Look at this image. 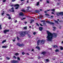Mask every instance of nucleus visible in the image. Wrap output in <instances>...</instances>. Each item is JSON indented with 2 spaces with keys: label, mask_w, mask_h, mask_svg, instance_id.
Returning a JSON list of instances; mask_svg holds the SVG:
<instances>
[{
  "label": "nucleus",
  "mask_w": 63,
  "mask_h": 63,
  "mask_svg": "<svg viewBox=\"0 0 63 63\" xmlns=\"http://www.w3.org/2000/svg\"><path fill=\"white\" fill-rule=\"evenodd\" d=\"M47 38L48 40H52L53 38V34L51 32H48V31H47Z\"/></svg>",
  "instance_id": "obj_1"
},
{
  "label": "nucleus",
  "mask_w": 63,
  "mask_h": 63,
  "mask_svg": "<svg viewBox=\"0 0 63 63\" xmlns=\"http://www.w3.org/2000/svg\"><path fill=\"white\" fill-rule=\"evenodd\" d=\"M19 33L21 36L24 37L25 35V34H28V32L24 31H21L19 32Z\"/></svg>",
  "instance_id": "obj_2"
},
{
  "label": "nucleus",
  "mask_w": 63,
  "mask_h": 63,
  "mask_svg": "<svg viewBox=\"0 0 63 63\" xmlns=\"http://www.w3.org/2000/svg\"><path fill=\"white\" fill-rule=\"evenodd\" d=\"M45 40H38L37 42V46H38L39 45V43H40V44L41 45H43L45 44Z\"/></svg>",
  "instance_id": "obj_3"
},
{
  "label": "nucleus",
  "mask_w": 63,
  "mask_h": 63,
  "mask_svg": "<svg viewBox=\"0 0 63 63\" xmlns=\"http://www.w3.org/2000/svg\"><path fill=\"white\" fill-rule=\"evenodd\" d=\"M17 46H19V47H23L24 46V44H20V43H17L16 44Z\"/></svg>",
  "instance_id": "obj_4"
},
{
  "label": "nucleus",
  "mask_w": 63,
  "mask_h": 63,
  "mask_svg": "<svg viewBox=\"0 0 63 63\" xmlns=\"http://www.w3.org/2000/svg\"><path fill=\"white\" fill-rule=\"evenodd\" d=\"M46 22H47V23L49 24H50L51 25H54V23L52 22H51L50 21H46Z\"/></svg>",
  "instance_id": "obj_5"
},
{
  "label": "nucleus",
  "mask_w": 63,
  "mask_h": 63,
  "mask_svg": "<svg viewBox=\"0 0 63 63\" xmlns=\"http://www.w3.org/2000/svg\"><path fill=\"white\" fill-rule=\"evenodd\" d=\"M12 63H18V61L15 60H12L11 61Z\"/></svg>",
  "instance_id": "obj_6"
},
{
  "label": "nucleus",
  "mask_w": 63,
  "mask_h": 63,
  "mask_svg": "<svg viewBox=\"0 0 63 63\" xmlns=\"http://www.w3.org/2000/svg\"><path fill=\"white\" fill-rule=\"evenodd\" d=\"M9 31H10L9 30H5L4 31V33L6 34L7 32H9Z\"/></svg>",
  "instance_id": "obj_7"
},
{
  "label": "nucleus",
  "mask_w": 63,
  "mask_h": 63,
  "mask_svg": "<svg viewBox=\"0 0 63 63\" xmlns=\"http://www.w3.org/2000/svg\"><path fill=\"white\" fill-rule=\"evenodd\" d=\"M11 9L12 10H12L10 9L9 10V11L10 12H14V7H13L11 8Z\"/></svg>",
  "instance_id": "obj_8"
},
{
  "label": "nucleus",
  "mask_w": 63,
  "mask_h": 63,
  "mask_svg": "<svg viewBox=\"0 0 63 63\" xmlns=\"http://www.w3.org/2000/svg\"><path fill=\"white\" fill-rule=\"evenodd\" d=\"M53 34H54L53 37L54 38H56V37H57V34L53 33Z\"/></svg>",
  "instance_id": "obj_9"
},
{
  "label": "nucleus",
  "mask_w": 63,
  "mask_h": 63,
  "mask_svg": "<svg viewBox=\"0 0 63 63\" xmlns=\"http://www.w3.org/2000/svg\"><path fill=\"white\" fill-rule=\"evenodd\" d=\"M19 15L21 16H24V15H23V13L22 12L20 13Z\"/></svg>",
  "instance_id": "obj_10"
},
{
  "label": "nucleus",
  "mask_w": 63,
  "mask_h": 63,
  "mask_svg": "<svg viewBox=\"0 0 63 63\" xmlns=\"http://www.w3.org/2000/svg\"><path fill=\"white\" fill-rule=\"evenodd\" d=\"M43 27H39V30L41 31H42V30H43Z\"/></svg>",
  "instance_id": "obj_11"
},
{
  "label": "nucleus",
  "mask_w": 63,
  "mask_h": 63,
  "mask_svg": "<svg viewBox=\"0 0 63 63\" xmlns=\"http://www.w3.org/2000/svg\"><path fill=\"white\" fill-rule=\"evenodd\" d=\"M47 53V52H46L44 51L42 52L41 54L43 55H45V54H46Z\"/></svg>",
  "instance_id": "obj_12"
},
{
  "label": "nucleus",
  "mask_w": 63,
  "mask_h": 63,
  "mask_svg": "<svg viewBox=\"0 0 63 63\" xmlns=\"http://www.w3.org/2000/svg\"><path fill=\"white\" fill-rule=\"evenodd\" d=\"M30 23H32V22H34V20L33 19H31L30 21Z\"/></svg>",
  "instance_id": "obj_13"
},
{
  "label": "nucleus",
  "mask_w": 63,
  "mask_h": 63,
  "mask_svg": "<svg viewBox=\"0 0 63 63\" xmlns=\"http://www.w3.org/2000/svg\"><path fill=\"white\" fill-rule=\"evenodd\" d=\"M35 12L36 13H40V11L36 10L35 11Z\"/></svg>",
  "instance_id": "obj_14"
},
{
  "label": "nucleus",
  "mask_w": 63,
  "mask_h": 63,
  "mask_svg": "<svg viewBox=\"0 0 63 63\" xmlns=\"http://www.w3.org/2000/svg\"><path fill=\"white\" fill-rule=\"evenodd\" d=\"M14 7H19V5L18 4H16L14 5Z\"/></svg>",
  "instance_id": "obj_15"
},
{
  "label": "nucleus",
  "mask_w": 63,
  "mask_h": 63,
  "mask_svg": "<svg viewBox=\"0 0 63 63\" xmlns=\"http://www.w3.org/2000/svg\"><path fill=\"white\" fill-rule=\"evenodd\" d=\"M59 14L60 15H63V12H59Z\"/></svg>",
  "instance_id": "obj_16"
},
{
  "label": "nucleus",
  "mask_w": 63,
  "mask_h": 63,
  "mask_svg": "<svg viewBox=\"0 0 63 63\" xmlns=\"http://www.w3.org/2000/svg\"><path fill=\"white\" fill-rule=\"evenodd\" d=\"M60 49H61V50H63V47H62V46H60Z\"/></svg>",
  "instance_id": "obj_17"
},
{
  "label": "nucleus",
  "mask_w": 63,
  "mask_h": 63,
  "mask_svg": "<svg viewBox=\"0 0 63 63\" xmlns=\"http://www.w3.org/2000/svg\"><path fill=\"white\" fill-rule=\"evenodd\" d=\"M53 47H54V48H55V47H58V46L57 45H54Z\"/></svg>",
  "instance_id": "obj_18"
},
{
  "label": "nucleus",
  "mask_w": 63,
  "mask_h": 63,
  "mask_svg": "<svg viewBox=\"0 0 63 63\" xmlns=\"http://www.w3.org/2000/svg\"><path fill=\"white\" fill-rule=\"evenodd\" d=\"M39 3L40 2L39 1H38L37 2L36 6H39Z\"/></svg>",
  "instance_id": "obj_19"
},
{
  "label": "nucleus",
  "mask_w": 63,
  "mask_h": 63,
  "mask_svg": "<svg viewBox=\"0 0 63 63\" xmlns=\"http://www.w3.org/2000/svg\"><path fill=\"white\" fill-rule=\"evenodd\" d=\"M54 22L55 23H57V24H58L59 23H58V22L56 20H54Z\"/></svg>",
  "instance_id": "obj_20"
},
{
  "label": "nucleus",
  "mask_w": 63,
  "mask_h": 63,
  "mask_svg": "<svg viewBox=\"0 0 63 63\" xmlns=\"http://www.w3.org/2000/svg\"><path fill=\"white\" fill-rule=\"evenodd\" d=\"M36 48H38V50H40V47L39 46H37L36 47Z\"/></svg>",
  "instance_id": "obj_21"
},
{
  "label": "nucleus",
  "mask_w": 63,
  "mask_h": 63,
  "mask_svg": "<svg viewBox=\"0 0 63 63\" xmlns=\"http://www.w3.org/2000/svg\"><path fill=\"white\" fill-rule=\"evenodd\" d=\"M47 41L48 42H52V40H47Z\"/></svg>",
  "instance_id": "obj_22"
},
{
  "label": "nucleus",
  "mask_w": 63,
  "mask_h": 63,
  "mask_svg": "<svg viewBox=\"0 0 63 63\" xmlns=\"http://www.w3.org/2000/svg\"><path fill=\"white\" fill-rule=\"evenodd\" d=\"M2 48H7V47L6 46H3L2 47Z\"/></svg>",
  "instance_id": "obj_23"
},
{
  "label": "nucleus",
  "mask_w": 63,
  "mask_h": 63,
  "mask_svg": "<svg viewBox=\"0 0 63 63\" xmlns=\"http://www.w3.org/2000/svg\"><path fill=\"white\" fill-rule=\"evenodd\" d=\"M6 42V40H5L3 41L2 42V43H5V42Z\"/></svg>",
  "instance_id": "obj_24"
},
{
  "label": "nucleus",
  "mask_w": 63,
  "mask_h": 63,
  "mask_svg": "<svg viewBox=\"0 0 63 63\" xmlns=\"http://www.w3.org/2000/svg\"><path fill=\"white\" fill-rule=\"evenodd\" d=\"M45 16H49V14H48L46 13L45 14Z\"/></svg>",
  "instance_id": "obj_25"
},
{
  "label": "nucleus",
  "mask_w": 63,
  "mask_h": 63,
  "mask_svg": "<svg viewBox=\"0 0 63 63\" xmlns=\"http://www.w3.org/2000/svg\"><path fill=\"white\" fill-rule=\"evenodd\" d=\"M56 15L57 16H59V13H56Z\"/></svg>",
  "instance_id": "obj_26"
},
{
  "label": "nucleus",
  "mask_w": 63,
  "mask_h": 63,
  "mask_svg": "<svg viewBox=\"0 0 63 63\" xmlns=\"http://www.w3.org/2000/svg\"><path fill=\"white\" fill-rule=\"evenodd\" d=\"M56 52H58L59 51V50L57 49L55 50Z\"/></svg>",
  "instance_id": "obj_27"
},
{
  "label": "nucleus",
  "mask_w": 63,
  "mask_h": 63,
  "mask_svg": "<svg viewBox=\"0 0 63 63\" xmlns=\"http://www.w3.org/2000/svg\"><path fill=\"white\" fill-rule=\"evenodd\" d=\"M46 61L47 62H49V59H46Z\"/></svg>",
  "instance_id": "obj_28"
},
{
  "label": "nucleus",
  "mask_w": 63,
  "mask_h": 63,
  "mask_svg": "<svg viewBox=\"0 0 63 63\" xmlns=\"http://www.w3.org/2000/svg\"><path fill=\"white\" fill-rule=\"evenodd\" d=\"M18 54H19L18 53H17L15 54V55H16V56L18 55Z\"/></svg>",
  "instance_id": "obj_29"
},
{
  "label": "nucleus",
  "mask_w": 63,
  "mask_h": 63,
  "mask_svg": "<svg viewBox=\"0 0 63 63\" xmlns=\"http://www.w3.org/2000/svg\"><path fill=\"white\" fill-rule=\"evenodd\" d=\"M51 11H52V12H54L55 11V9H53L52 10H51Z\"/></svg>",
  "instance_id": "obj_30"
},
{
  "label": "nucleus",
  "mask_w": 63,
  "mask_h": 63,
  "mask_svg": "<svg viewBox=\"0 0 63 63\" xmlns=\"http://www.w3.org/2000/svg\"><path fill=\"white\" fill-rule=\"evenodd\" d=\"M43 24L44 25V26H46V24L45 23H43Z\"/></svg>",
  "instance_id": "obj_31"
},
{
  "label": "nucleus",
  "mask_w": 63,
  "mask_h": 63,
  "mask_svg": "<svg viewBox=\"0 0 63 63\" xmlns=\"http://www.w3.org/2000/svg\"><path fill=\"white\" fill-rule=\"evenodd\" d=\"M8 18L9 19H11V16H9V17Z\"/></svg>",
  "instance_id": "obj_32"
},
{
  "label": "nucleus",
  "mask_w": 63,
  "mask_h": 63,
  "mask_svg": "<svg viewBox=\"0 0 63 63\" xmlns=\"http://www.w3.org/2000/svg\"><path fill=\"white\" fill-rule=\"evenodd\" d=\"M17 59L18 60H19L20 61V58L19 57H17Z\"/></svg>",
  "instance_id": "obj_33"
},
{
  "label": "nucleus",
  "mask_w": 63,
  "mask_h": 63,
  "mask_svg": "<svg viewBox=\"0 0 63 63\" xmlns=\"http://www.w3.org/2000/svg\"><path fill=\"white\" fill-rule=\"evenodd\" d=\"M46 2L47 3H48V4H49V2L48 0H47L46 1Z\"/></svg>",
  "instance_id": "obj_34"
},
{
  "label": "nucleus",
  "mask_w": 63,
  "mask_h": 63,
  "mask_svg": "<svg viewBox=\"0 0 63 63\" xmlns=\"http://www.w3.org/2000/svg\"><path fill=\"white\" fill-rule=\"evenodd\" d=\"M24 29H27V27L26 26L24 27Z\"/></svg>",
  "instance_id": "obj_35"
},
{
  "label": "nucleus",
  "mask_w": 63,
  "mask_h": 63,
  "mask_svg": "<svg viewBox=\"0 0 63 63\" xmlns=\"http://www.w3.org/2000/svg\"><path fill=\"white\" fill-rule=\"evenodd\" d=\"M21 11H22V12H25V10L24 9H23Z\"/></svg>",
  "instance_id": "obj_36"
},
{
  "label": "nucleus",
  "mask_w": 63,
  "mask_h": 63,
  "mask_svg": "<svg viewBox=\"0 0 63 63\" xmlns=\"http://www.w3.org/2000/svg\"><path fill=\"white\" fill-rule=\"evenodd\" d=\"M25 54V53H24V52H22V55H24V54Z\"/></svg>",
  "instance_id": "obj_37"
},
{
  "label": "nucleus",
  "mask_w": 63,
  "mask_h": 63,
  "mask_svg": "<svg viewBox=\"0 0 63 63\" xmlns=\"http://www.w3.org/2000/svg\"><path fill=\"white\" fill-rule=\"evenodd\" d=\"M6 58L7 59V60H10V58L6 57Z\"/></svg>",
  "instance_id": "obj_38"
},
{
  "label": "nucleus",
  "mask_w": 63,
  "mask_h": 63,
  "mask_svg": "<svg viewBox=\"0 0 63 63\" xmlns=\"http://www.w3.org/2000/svg\"><path fill=\"white\" fill-rule=\"evenodd\" d=\"M18 8H19L18 7H15V9H16V10L17 9H18Z\"/></svg>",
  "instance_id": "obj_39"
},
{
  "label": "nucleus",
  "mask_w": 63,
  "mask_h": 63,
  "mask_svg": "<svg viewBox=\"0 0 63 63\" xmlns=\"http://www.w3.org/2000/svg\"><path fill=\"white\" fill-rule=\"evenodd\" d=\"M7 16H10V15H9V14H6Z\"/></svg>",
  "instance_id": "obj_40"
},
{
  "label": "nucleus",
  "mask_w": 63,
  "mask_h": 63,
  "mask_svg": "<svg viewBox=\"0 0 63 63\" xmlns=\"http://www.w3.org/2000/svg\"><path fill=\"white\" fill-rule=\"evenodd\" d=\"M36 24L38 26H39V25L38 24V23H36Z\"/></svg>",
  "instance_id": "obj_41"
},
{
  "label": "nucleus",
  "mask_w": 63,
  "mask_h": 63,
  "mask_svg": "<svg viewBox=\"0 0 63 63\" xmlns=\"http://www.w3.org/2000/svg\"><path fill=\"white\" fill-rule=\"evenodd\" d=\"M26 19V18H22L21 19V20H23V19Z\"/></svg>",
  "instance_id": "obj_42"
},
{
  "label": "nucleus",
  "mask_w": 63,
  "mask_h": 63,
  "mask_svg": "<svg viewBox=\"0 0 63 63\" xmlns=\"http://www.w3.org/2000/svg\"><path fill=\"white\" fill-rule=\"evenodd\" d=\"M36 32H34L33 33V35H36Z\"/></svg>",
  "instance_id": "obj_43"
},
{
  "label": "nucleus",
  "mask_w": 63,
  "mask_h": 63,
  "mask_svg": "<svg viewBox=\"0 0 63 63\" xmlns=\"http://www.w3.org/2000/svg\"><path fill=\"white\" fill-rule=\"evenodd\" d=\"M41 22H45V21L44 20H42L41 21Z\"/></svg>",
  "instance_id": "obj_44"
},
{
  "label": "nucleus",
  "mask_w": 63,
  "mask_h": 63,
  "mask_svg": "<svg viewBox=\"0 0 63 63\" xmlns=\"http://www.w3.org/2000/svg\"><path fill=\"white\" fill-rule=\"evenodd\" d=\"M59 22H63V21L60 20L59 21Z\"/></svg>",
  "instance_id": "obj_45"
},
{
  "label": "nucleus",
  "mask_w": 63,
  "mask_h": 63,
  "mask_svg": "<svg viewBox=\"0 0 63 63\" xmlns=\"http://www.w3.org/2000/svg\"><path fill=\"white\" fill-rule=\"evenodd\" d=\"M17 40H19V37H18V36H17Z\"/></svg>",
  "instance_id": "obj_46"
},
{
  "label": "nucleus",
  "mask_w": 63,
  "mask_h": 63,
  "mask_svg": "<svg viewBox=\"0 0 63 63\" xmlns=\"http://www.w3.org/2000/svg\"><path fill=\"white\" fill-rule=\"evenodd\" d=\"M11 7H14L15 6V5L14 6V4H12L11 5Z\"/></svg>",
  "instance_id": "obj_47"
},
{
  "label": "nucleus",
  "mask_w": 63,
  "mask_h": 63,
  "mask_svg": "<svg viewBox=\"0 0 63 63\" xmlns=\"http://www.w3.org/2000/svg\"><path fill=\"white\" fill-rule=\"evenodd\" d=\"M27 2L26 3H29V1L28 0H27Z\"/></svg>",
  "instance_id": "obj_48"
},
{
  "label": "nucleus",
  "mask_w": 63,
  "mask_h": 63,
  "mask_svg": "<svg viewBox=\"0 0 63 63\" xmlns=\"http://www.w3.org/2000/svg\"><path fill=\"white\" fill-rule=\"evenodd\" d=\"M27 9H28L29 8H31V7L30 6H29V7H27Z\"/></svg>",
  "instance_id": "obj_49"
},
{
  "label": "nucleus",
  "mask_w": 63,
  "mask_h": 63,
  "mask_svg": "<svg viewBox=\"0 0 63 63\" xmlns=\"http://www.w3.org/2000/svg\"><path fill=\"white\" fill-rule=\"evenodd\" d=\"M0 28L1 29H2V28H1V25H0Z\"/></svg>",
  "instance_id": "obj_50"
},
{
  "label": "nucleus",
  "mask_w": 63,
  "mask_h": 63,
  "mask_svg": "<svg viewBox=\"0 0 63 63\" xmlns=\"http://www.w3.org/2000/svg\"><path fill=\"white\" fill-rule=\"evenodd\" d=\"M13 58H15V59H16V56H13Z\"/></svg>",
  "instance_id": "obj_51"
},
{
  "label": "nucleus",
  "mask_w": 63,
  "mask_h": 63,
  "mask_svg": "<svg viewBox=\"0 0 63 63\" xmlns=\"http://www.w3.org/2000/svg\"><path fill=\"white\" fill-rule=\"evenodd\" d=\"M28 10H29V8H28V9L26 10L28 12Z\"/></svg>",
  "instance_id": "obj_52"
},
{
  "label": "nucleus",
  "mask_w": 63,
  "mask_h": 63,
  "mask_svg": "<svg viewBox=\"0 0 63 63\" xmlns=\"http://www.w3.org/2000/svg\"><path fill=\"white\" fill-rule=\"evenodd\" d=\"M6 0H4L3 1V2H6Z\"/></svg>",
  "instance_id": "obj_53"
},
{
  "label": "nucleus",
  "mask_w": 63,
  "mask_h": 63,
  "mask_svg": "<svg viewBox=\"0 0 63 63\" xmlns=\"http://www.w3.org/2000/svg\"><path fill=\"white\" fill-rule=\"evenodd\" d=\"M12 2H14V1H15L16 0H11Z\"/></svg>",
  "instance_id": "obj_54"
},
{
  "label": "nucleus",
  "mask_w": 63,
  "mask_h": 63,
  "mask_svg": "<svg viewBox=\"0 0 63 63\" xmlns=\"http://www.w3.org/2000/svg\"><path fill=\"white\" fill-rule=\"evenodd\" d=\"M40 26H43V25H42V24H40Z\"/></svg>",
  "instance_id": "obj_55"
},
{
  "label": "nucleus",
  "mask_w": 63,
  "mask_h": 63,
  "mask_svg": "<svg viewBox=\"0 0 63 63\" xmlns=\"http://www.w3.org/2000/svg\"><path fill=\"white\" fill-rule=\"evenodd\" d=\"M53 28H54V29H56V27H53Z\"/></svg>",
  "instance_id": "obj_56"
},
{
  "label": "nucleus",
  "mask_w": 63,
  "mask_h": 63,
  "mask_svg": "<svg viewBox=\"0 0 63 63\" xmlns=\"http://www.w3.org/2000/svg\"><path fill=\"white\" fill-rule=\"evenodd\" d=\"M17 22V20H16L15 21V23H16Z\"/></svg>",
  "instance_id": "obj_57"
},
{
  "label": "nucleus",
  "mask_w": 63,
  "mask_h": 63,
  "mask_svg": "<svg viewBox=\"0 0 63 63\" xmlns=\"http://www.w3.org/2000/svg\"><path fill=\"white\" fill-rule=\"evenodd\" d=\"M52 14H53V15H54V12H51Z\"/></svg>",
  "instance_id": "obj_58"
},
{
  "label": "nucleus",
  "mask_w": 63,
  "mask_h": 63,
  "mask_svg": "<svg viewBox=\"0 0 63 63\" xmlns=\"http://www.w3.org/2000/svg\"><path fill=\"white\" fill-rule=\"evenodd\" d=\"M50 10H51L49 9V10H47V12H48V11H50Z\"/></svg>",
  "instance_id": "obj_59"
},
{
  "label": "nucleus",
  "mask_w": 63,
  "mask_h": 63,
  "mask_svg": "<svg viewBox=\"0 0 63 63\" xmlns=\"http://www.w3.org/2000/svg\"><path fill=\"white\" fill-rule=\"evenodd\" d=\"M44 13H47V11H44Z\"/></svg>",
  "instance_id": "obj_60"
},
{
  "label": "nucleus",
  "mask_w": 63,
  "mask_h": 63,
  "mask_svg": "<svg viewBox=\"0 0 63 63\" xmlns=\"http://www.w3.org/2000/svg\"><path fill=\"white\" fill-rule=\"evenodd\" d=\"M13 42H15L16 41L15 40H13Z\"/></svg>",
  "instance_id": "obj_61"
},
{
  "label": "nucleus",
  "mask_w": 63,
  "mask_h": 63,
  "mask_svg": "<svg viewBox=\"0 0 63 63\" xmlns=\"http://www.w3.org/2000/svg\"><path fill=\"white\" fill-rule=\"evenodd\" d=\"M34 49H32V51H34Z\"/></svg>",
  "instance_id": "obj_62"
},
{
  "label": "nucleus",
  "mask_w": 63,
  "mask_h": 63,
  "mask_svg": "<svg viewBox=\"0 0 63 63\" xmlns=\"http://www.w3.org/2000/svg\"><path fill=\"white\" fill-rule=\"evenodd\" d=\"M51 17L53 18V16H51Z\"/></svg>",
  "instance_id": "obj_63"
},
{
  "label": "nucleus",
  "mask_w": 63,
  "mask_h": 63,
  "mask_svg": "<svg viewBox=\"0 0 63 63\" xmlns=\"http://www.w3.org/2000/svg\"><path fill=\"white\" fill-rule=\"evenodd\" d=\"M4 13H2L1 14V15H4Z\"/></svg>",
  "instance_id": "obj_64"
}]
</instances>
